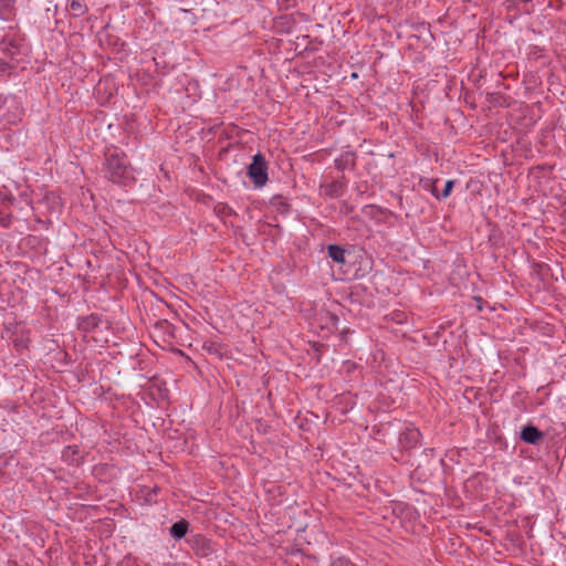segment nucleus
<instances>
[{"instance_id": "obj_1", "label": "nucleus", "mask_w": 566, "mask_h": 566, "mask_svg": "<svg viewBox=\"0 0 566 566\" xmlns=\"http://www.w3.org/2000/svg\"><path fill=\"white\" fill-rule=\"evenodd\" d=\"M103 174L111 182L125 187L136 181L135 170L127 156L125 153L118 151L117 148L106 150Z\"/></svg>"}, {"instance_id": "obj_2", "label": "nucleus", "mask_w": 566, "mask_h": 566, "mask_svg": "<svg viewBox=\"0 0 566 566\" xmlns=\"http://www.w3.org/2000/svg\"><path fill=\"white\" fill-rule=\"evenodd\" d=\"M248 176L258 188L268 182V163L262 154L258 153L253 156L252 163L248 167Z\"/></svg>"}, {"instance_id": "obj_3", "label": "nucleus", "mask_w": 566, "mask_h": 566, "mask_svg": "<svg viewBox=\"0 0 566 566\" xmlns=\"http://www.w3.org/2000/svg\"><path fill=\"white\" fill-rule=\"evenodd\" d=\"M189 543L191 549L199 557H209L216 552L214 543L203 535H193Z\"/></svg>"}, {"instance_id": "obj_4", "label": "nucleus", "mask_w": 566, "mask_h": 566, "mask_svg": "<svg viewBox=\"0 0 566 566\" xmlns=\"http://www.w3.org/2000/svg\"><path fill=\"white\" fill-rule=\"evenodd\" d=\"M421 433L417 428L407 427L399 436V443L405 449L417 447L420 441Z\"/></svg>"}, {"instance_id": "obj_5", "label": "nucleus", "mask_w": 566, "mask_h": 566, "mask_svg": "<svg viewBox=\"0 0 566 566\" xmlns=\"http://www.w3.org/2000/svg\"><path fill=\"white\" fill-rule=\"evenodd\" d=\"M202 349L210 356L221 360L229 353V348L226 344L218 340H206L202 345Z\"/></svg>"}, {"instance_id": "obj_6", "label": "nucleus", "mask_w": 566, "mask_h": 566, "mask_svg": "<svg viewBox=\"0 0 566 566\" xmlns=\"http://www.w3.org/2000/svg\"><path fill=\"white\" fill-rule=\"evenodd\" d=\"M62 460L70 465L77 467L82 463L83 455L77 446H67L62 451Z\"/></svg>"}, {"instance_id": "obj_7", "label": "nucleus", "mask_w": 566, "mask_h": 566, "mask_svg": "<svg viewBox=\"0 0 566 566\" xmlns=\"http://www.w3.org/2000/svg\"><path fill=\"white\" fill-rule=\"evenodd\" d=\"M544 437V433L539 431L535 426L527 424L521 431L522 441L530 444H537Z\"/></svg>"}, {"instance_id": "obj_8", "label": "nucleus", "mask_w": 566, "mask_h": 566, "mask_svg": "<svg viewBox=\"0 0 566 566\" xmlns=\"http://www.w3.org/2000/svg\"><path fill=\"white\" fill-rule=\"evenodd\" d=\"M15 12L14 0H0V20L14 21Z\"/></svg>"}, {"instance_id": "obj_9", "label": "nucleus", "mask_w": 566, "mask_h": 566, "mask_svg": "<svg viewBox=\"0 0 566 566\" xmlns=\"http://www.w3.org/2000/svg\"><path fill=\"white\" fill-rule=\"evenodd\" d=\"M189 530V522L180 520L174 523L169 530L170 536L177 541L184 538Z\"/></svg>"}, {"instance_id": "obj_10", "label": "nucleus", "mask_w": 566, "mask_h": 566, "mask_svg": "<svg viewBox=\"0 0 566 566\" xmlns=\"http://www.w3.org/2000/svg\"><path fill=\"white\" fill-rule=\"evenodd\" d=\"M101 322H102V319L98 315L91 314V315L80 319L78 327L83 332L88 333V332L94 331L96 327H98Z\"/></svg>"}, {"instance_id": "obj_11", "label": "nucleus", "mask_w": 566, "mask_h": 566, "mask_svg": "<svg viewBox=\"0 0 566 566\" xmlns=\"http://www.w3.org/2000/svg\"><path fill=\"white\" fill-rule=\"evenodd\" d=\"M345 184L340 180H333L332 182L325 185L324 193L329 198H338L342 196Z\"/></svg>"}, {"instance_id": "obj_12", "label": "nucleus", "mask_w": 566, "mask_h": 566, "mask_svg": "<svg viewBox=\"0 0 566 566\" xmlns=\"http://www.w3.org/2000/svg\"><path fill=\"white\" fill-rule=\"evenodd\" d=\"M356 160L355 153L352 151H345L340 155L339 158L335 160L336 168L339 170H344L347 167H354Z\"/></svg>"}, {"instance_id": "obj_13", "label": "nucleus", "mask_w": 566, "mask_h": 566, "mask_svg": "<svg viewBox=\"0 0 566 566\" xmlns=\"http://www.w3.org/2000/svg\"><path fill=\"white\" fill-rule=\"evenodd\" d=\"M270 205L272 208L275 209V211L280 213H286L290 210V205L285 197L281 195H276L271 198Z\"/></svg>"}, {"instance_id": "obj_14", "label": "nucleus", "mask_w": 566, "mask_h": 566, "mask_svg": "<svg viewBox=\"0 0 566 566\" xmlns=\"http://www.w3.org/2000/svg\"><path fill=\"white\" fill-rule=\"evenodd\" d=\"M327 251H328V256L337 262V263H345V250L339 247V245H336V244H331L328 245L327 248Z\"/></svg>"}, {"instance_id": "obj_15", "label": "nucleus", "mask_w": 566, "mask_h": 566, "mask_svg": "<svg viewBox=\"0 0 566 566\" xmlns=\"http://www.w3.org/2000/svg\"><path fill=\"white\" fill-rule=\"evenodd\" d=\"M70 10L73 17L80 18L87 12V7L83 0H72L70 3Z\"/></svg>"}, {"instance_id": "obj_16", "label": "nucleus", "mask_w": 566, "mask_h": 566, "mask_svg": "<svg viewBox=\"0 0 566 566\" xmlns=\"http://www.w3.org/2000/svg\"><path fill=\"white\" fill-rule=\"evenodd\" d=\"M438 181H439L438 179L421 178L420 186L423 189L429 190L437 199H440V196H439V192L437 189Z\"/></svg>"}, {"instance_id": "obj_17", "label": "nucleus", "mask_w": 566, "mask_h": 566, "mask_svg": "<svg viewBox=\"0 0 566 566\" xmlns=\"http://www.w3.org/2000/svg\"><path fill=\"white\" fill-rule=\"evenodd\" d=\"M214 213L220 218H226L228 216H237L235 211L229 207L227 203L219 202L214 206Z\"/></svg>"}, {"instance_id": "obj_18", "label": "nucleus", "mask_w": 566, "mask_h": 566, "mask_svg": "<svg viewBox=\"0 0 566 566\" xmlns=\"http://www.w3.org/2000/svg\"><path fill=\"white\" fill-rule=\"evenodd\" d=\"M454 184H455V181H454V180H448V181L446 182V186H444V188H443L442 192H441V193H439L440 199H441V198H443V199H444V198H448V197L450 196V193H451V191H452V189H453V187H454Z\"/></svg>"}, {"instance_id": "obj_19", "label": "nucleus", "mask_w": 566, "mask_h": 566, "mask_svg": "<svg viewBox=\"0 0 566 566\" xmlns=\"http://www.w3.org/2000/svg\"><path fill=\"white\" fill-rule=\"evenodd\" d=\"M332 566H354V564L347 558H338L332 564Z\"/></svg>"}, {"instance_id": "obj_20", "label": "nucleus", "mask_w": 566, "mask_h": 566, "mask_svg": "<svg viewBox=\"0 0 566 566\" xmlns=\"http://www.w3.org/2000/svg\"><path fill=\"white\" fill-rule=\"evenodd\" d=\"M0 222L4 226V227H8L10 226L11 223V217L10 216H7V217H3L0 219Z\"/></svg>"}, {"instance_id": "obj_21", "label": "nucleus", "mask_w": 566, "mask_h": 566, "mask_svg": "<svg viewBox=\"0 0 566 566\" xmlns=\"http://www.w3.org/2000/svg\"><path fill=\"white\" fill-rule=\"evenodd\" d=\"M9 64L2 60H0V73H3L8 70Z\"/></svg>"}, {"instance_id": "obj_22", "label": "nucleus", "mask_w": 566, "mask_h": 566, "mask_svg": "<svg viewBox=\"0 0 566 566\" xmlns=\"http://www.w3.org/2000/svg\"><path fill=\"white\" fill-rule=\"evenodd\" d=\"M331 321L333 322V324L335 325L338 321V317L334 314L331 315Z\"/></svg>"}]
</instances>
